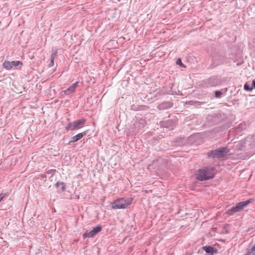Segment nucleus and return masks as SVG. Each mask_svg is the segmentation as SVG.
Returning <instances> with one entry per match:
<instances>
[{"mask_svg":"<svg viewBox=\"0 0 255 255\" xmlns=\"http://www.w3.org/2000/svg\"><path fill=\"white\" fill-rule=\"evenodd\" d=\"M86 134V132H83L82 133H79L76 135L75 136H73L71 138V140H70L68 143V145H71V143L75 142L81 139L84 135Z\"/></svg>","mask_w":255,"mask_h":255,"instance_id":"obj_9","label":"nucleus"},{"mask_svg":"<svg viewBox=\"0 0 255 255\" xmlns=\"http://www.w3.org/2000/svg\"><path fill=\"white\" fill-rule=\"evenodd\" d=\"M222 94V93L220 91H216L215 92V97L217 98H220V97H221Z\"/></svg>","mask_w":255,"mask_h":255,"instance_id":"obj_18","label":"nucleus"},{"mask_svg":"<svg viewBox=\"0 0 255 255\" xmlns=\"http://www.w3.org/2000/svg\"><path fill=\"white\" fill-rule=\"evenodd\" d=\"M203 249L206 252V253L208 254H212L214 252V248L210 246L204 247Z\"/></svg>","mask_w":255,"mask_h":255,"instance_id":"obj_15","label":"nucleus"},{"mask_svg":"<svg viewBox=\"0 0 255 255\" xmlns=\"http://www.w3.org/2000/svg\"><path fill=\"white\" fill-rule=\"evenodd\" d=\"M176 64L180 65L181 67H185L184 65L182 63L181 60L178 58L176 61Z\"/></svg>","mask_w":255,"mask_h":255,"instance_id":"obj_20","label":"nucleus"},{"mask_svg":"<svg viewBox=\"0 0 255 255\" xmlns=\"http://www.w3.org/2000/svg\"><path fill=\"white\" fill-rule=\"evenodd\" d=\"M216 173V168L212 166H207L199 169L196 174V179L202 181L213 178Z\"/></svg>","mask_w":255,"mask_h":255,"instance_id":"obj_1","label":"nucleus"},{"mask_svg":"<svg viewBox=\"0 0 255 255\" xmlns=\"http://www.w3.org/2000/svg\"><path fill=\"white\" fill-rule=\"evenodd\" d=\"M217 81L214 78H211L207 80V87H213L217 85Z\"/></svg>","mask_w":255,"mask_h":255,"instance_id":"obj_12","label":"nucleus"},{"mask_svg":"<svg viewBox=\"0 0 255 255\" xmlns=\"http://www.w3.org/2000/svg\"><path fill=\"white\" fill-rule=\"evenodd\" d=\"M229 152V150L227 147H224L217 149L215 150H212L209 153V157H212L213 158H219L225 157Z\"/></svg>","mask_w":255,"mask_h":255,"instance_id":"obj_5","label":"nucleus"},{"mask_svg":"<svg viewBox=\"0 0 255 255\" xmlns=\"http://www.w3.org/2000/svg\"><path fill=\"white\" fill-rule=\"evenodd\" d=\"M55 186L57 188L60 187L61 190L62 192L65 191V183L62 182H58L55 184Z\"/></svg>","mask_w":255,"mask_h":255,"instance_id":"obj_14","label":"nucleus"},{"mask_svg":"<svg viewBox=\"0 0 255 255\" xmlns=\"http://www.w3.org/2000/svg\"><path fill=\"white\" fill-rule=\"evenodd\" d=\"M78 82H76L75 83H73L68 88L64 90L63 91L64 93L67 95H69L72 93H73L75 92L76 88L78 87Z\"/></svg>","mask_w":255,"mask_h":255,"instance_id":"obj_10","label":"nucleus"},{"mask_svg":"<svg viewBox=\"0 0 255 255\" xmlns=\"http://www.w3.org/2000/svg\"><path fill=\"white\" fill-rule=\"evenodd\" d=\"M145 125L146 121L144 119H140L138 121H136L134 124L135 132L137 133L142 132Z\"/></svg>","mask_w":255,"mask_h":255,"instance_id":"obj_7","label":"nucleus"},{"mask_svg":"<svg viewBox=\"0 0 255 255\" xmlns=\"http://www.w3.org/2000/svg\"><path fill=\"white\" fill-rule=\"evenodd\" d=\"M102 228L100 225H98L95 227H94L91 231L85 233L83 235V237L84 239L94 237L97 234L99 233L102 230Z\"/></svg>","mask_w":255,"mask_h":255,"instance_id":"obj_8","label":"nucleus"},{"mask_svg":"<svg viewBox=\"0 0 255 255\" xmlns=\"http://www.w3.org/2000/svg\"><path fill=\"white\" fill-rule=\"evenodd\" d=\"M54 60L50 59V61L49 64V67H52L54 65Z\"/></svg>","mask_w":255,"mask_h":255,"instance_id":"obj_21","label":"nucleus"},{"mask_svg":"<svg viewBox=\"0 0 255 255\" xmlns=\"http://www.w3.org/2000/svg\"><path fill=\"white\" fill-rule=\"evenodd\" d=\"M225 60V56L223 54L219 53H215L212 56V63L211 66L213 67L219 65L224 62Z\"/></svg>","mask_w":255,"mask_h":255,"instance_id":"obj_6","label":"nucleus"},{"mask_svg":"<svg viewBox=\"0 0 255 255\" xmlns=\"http://www.w3.org/2000/svg\"><path fill=\"white\" fill-rule=\"evenodd\" d=\"M172 106V104L170 102H163L162 103L159 104L157 108L159 110H164L166 109H168L170 108H171Z\"/></svg>","mask_w":255,"mask_h":255,"instance_id":"obj_11","label":"nucleus"},{"mask_svg":"<svg viewBox=\"0 0 255 255\" xmlns=\"http://www.w3.org/2000/svg\"><path fill=\"white\" fill-rule=\"evenodd\" d=\"M244 89L246 91H251L253 90V88H252V87L249 84H248V83H246L244 85Z\"/></svg>","mask_w":255,"mask_h":255,"instance_id":"obj_16","label":"nucleus"},{"mask_svg":"<svg viewBox=\"0 0 255 255\" xmlns=\"http://www.w3.org/2000/svg\"><path fill=\"white\" fill-rule=\"evenodd\" d=\"M251 87L253 88V90L255 89V80L253 81Z\"/></svg>","mask_w":255,"mask_h":255,"instance_id":"obj_25","label":"nucleus"},{"mask_svg":"<svg viewBox=\"0 0 255 255\" xmlns=\"http://www.w3.org/2000/svg\"><path fill=\"white\" fill-rule=\"evenodd\" d=\"M56 55H54V54H51V56H50V59L54 60V59L56 57Z\"/></svg>","mask_w":255,"mask_h":255,"instance_id":"obj_26","label":"nucleus"},{"mask_svg":"<svg viewBox=\"0 0 255 255\" xmlns=\"http://www.w3.org/2000/svg\"><path fill=\"white\" fill-rule=\"evenodd\" d=\"M171 123V121H170V120L166 121V122L164 123V126L166 127H168V125H169V123Z\"/></svg>","mask_w":255,"mask_h":255,"instance_id":"obj_23","label":"nucleus"},{"mask_svg":"<svg viewBox=\"0 0 255 255\" xmlns=\"http://www.w3.org/2000/svg\"><path fill=\"white\" fill-rule=\"evenodd\" d=\"M86 122L85 119H82L70 122L66 126L65 129L67 131L79 129L83 127Z\"/></svg>","mask_w":255,"mask_h":255,"instance_id":"obj_4","label":"nucleus"},{"mask_svg":"<svg viewBox=\"0 0 255 255\" xmlns=\"http://www.w3.org/2000/svg\"><path fill=\"white\" fill-rule=\"evenodd\" d=\"M248 255H255V245L252 248L250 252H249Z\"/></svg>","mask_w":255,"mask_h":255,"instance_id":"obj_19","label":"nucleus"},{"mask_svg":"<svg viewBox=\"0 0 255 255\" xmlns=\"http://www.w3.org/2000/svg\"><path fill=\"white\" fill-rule=\"evenodd\" d=\"M253 201V199H250L245 201L238 203L235 206L232 207L230 209L226 211V213L230 215H233L234 213L241 211L243 209L247 206L249 204Z\"/></svg>","mask_w":255,"mask_h":255,"instance_id":"obj_3","label":"nucleus"},{"mask_svg":"<svg viewBox=\"0 0 255 255\" xmlns=\"http://www.w3.org/2000/svg\"><path fill=\"white\" fill-rule=\"evenodd\" d=\"M3 67L6 70H10L12 68L11 61H5L3 63Z\"/></svg>","mask_w":255,"mask_h":255,"instance_id":"obj_13","label":"nucleus"},{"mask_svg":"<svg viewBox=\"0 0 255 255\" xmlns=\"http://www.w3.org/2000/svg\"><path fill=\"white\" fill-rule=\"evenodd\" d=\"M5 194H0V202L2 201L3 198L5 197Z\"/></svg>","mask_w":255,"mask_h":255,"instance_id":"obj_24","label":"nucleus"},{"mask_svg":"<svg viewBox=\"0 0 255 255\" xmlns=\"http://www.w3.org/2000/svg\"><path fill=\"white\" fill-rule=\"evenodd\" d=\"M57 50L56 49H53L52 50V53L51 54H54V55H57Z\"/></svg>","mask_w":255,"mask_h":255,"instance_id":"obj_22","label":"nucleus"},{"mask_svg":"<svg viewBox=\"0 0 255 255\" xmlns=\"http://www.w3.org/2000/svg\"><path fill=\"white\" fill-rule=\"evenodd\" d=\"M132 201V198H120L111 203L113 209H124L128 208Z\"/></svg>","mask_w":255,"mask_h":255,"instance_id":"obj_2","label":"nucleus"},{"mask_svg":"<svg viewBox=\"0 0 255 255\" xmlns=\"http://www.w3.org/2000/svg\"><path fill=\"white\" fill-rule=\"evenodd\" d=\"M11 63L12 68L13 67L17 66L19 65L20 64H22L21 62L19 61H11Z\"/></svg>","mask_w":255,"mask_h":255,"instance_id":"obj_17","label":"nucleus"}]
</instances>
